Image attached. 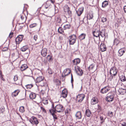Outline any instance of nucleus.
<instances>
[{
	"instance_id": "f257e3e1",
	"label": "nucleus",
	"mask_w": 126,
	"mask_h": 126,
	"mask_svg": "<svg viewBox=\"0 0 126 126\" xmlns=\"http://www.w3.org/2000/svg\"><path fill=\"white\" fill-rule=\"evenodd\" d=\"M50 109L53 110V112H62L63 110V107L62 105H57L54 107V104H52L51 108Z\"/></svg>"
},
{
	"instance_id": "f03ea898",
	"label": "nucleus",
	"mask_w": 126,
	"mask_h": 126,
	"mask_svg": "<svg viewBox=\"0 0 126 126\" xmlns=\"http://www.w3.org/2000/svg\"><path fill=\"white\" fill-rule=\"evenodd\" d=\"M70 44L73 45L75 42L77 38L75 35H72L69 36L68 38Z\"/></svg>"
},
{
	"instance_id": "7ed1b4c3",
	"label": "nucleus",
	"mask_w": 126,
	"mask_h": 126,
	"mask_svg": "<svg viewBox=\"0 0 126 126\" xmlns=\"http://www.w3.org/2000/svg\"><path fill=\"white\" fill-rule=\"evenodd\" d=\"M63 10L65 14L67 15L70 16L72 15V12L70 10V8L67 5H65L63 7Z\"/></svg>"
},
{
	"instance_id": "20e7f679",
	"label": "nucleus",
	"mask_w": 126,
	"mask_h": 126,
	"mask_svg": "<svg viewBox=\"0 0 126 126\" xmlns=\"http://www.w3.org/2000/svg\"><path fill=\"white\" fill-rule=\"evenodd\" d=\"M117 70L115 67H113L111 68L110 70V73L111 75V78H113V76H115L117 74Z\"/></svg>"
},
{
	"instance_id": "39448f33",
	"label": "nucleus",
	"mask_w": 126,
	"mask_h": 126,
	"mask_svg": "<svg viewBox=\"0 0 126 126\" xmlns=\"http://www.w3.org/2000/svg\"><path fill=\"white\" fill-rule=\"evenodd\" d=\"M85 96L83 94L78 95L77 97V101L78 102H81L85 97Z\"/></svg>"
},
{
	"instance_id": "423d86ee",
	"label": "nucleus",
	"mask_w": 126,
	"mask_h": 126,
	"mask_svg": "<svg viewBox=\"0 0 126 126\" xmlns=\"http://www.w3.org/2000/svg\"><path fill=\"white\" fill-rule=\"evenodd\" d=\"M30 121L31 123L33 125H37L39 123V121L34 116H32V119Z\"/></svg>"
},
{
	"instance_id": "0eeeda50",
	"label": "nucleus",
	"mask_w": 126,
	"mask_h": 126,
	"mask_svg": "<svg viewBox=\"0 0 126 126\" xmlns=\"http://www.w3.org/2000/svg\"><path fill=\"white\" fill-rule=\"evenodd\" d=\"M110 89V87L109 86H106L102 89L101 91V92L102 94H105L108 92Z\"/></svg>"
},
{
	"instance_id": "6e6552de",
	"label": "nucleus",
	"mask_w": 126,
	"mask_h": 126,
	"mask_svg": "<svg viewBox=\"0 0 126 126\" xmlns=\"http://www.w3.org/2000/svg\"><path fill=\"white\" fill-rule=\"evenodd\" d=\"M114 95L113 94L110 95H108L106 98V100L108 102H111L113 101L114 99Z\"/></svg>"
},
{
	"instance_id": "1a4fd4ad",
	"label": "nucleus",
	"mask_w": 126,
	"mask_h": 126,
	"mask_svg": "<svg viewBox=\"0 0 126 126\" xmlns=\"http://www.w3.org/2000/svg\"><path fill=\"white\" fill-rule=\"evenodd\" d=\"M23 36L22 35H18L16 38V41L17 44H19L22 40Z\"/></svg>"
},
{
	"instance_id": "9d476101",
	"label": "nucleus",
	"mask_w": 126,
	"mask_h": 126,
	"mask_svg": "<svg viewBox=\"0 0 126 126\" xmlns=\"http://www.w3.org/2000/svg\"><path fill=\"white\" fill-rule=\"evenodd\" d=\"M100 31L99 30H95L93 32V34L94 36L96 37H99V38Z\"/></svg>"
},
{
	"instance_id": "9b49d317",
	"label": "nucleus",
	"mask_w": 126,
	"mask_h": 126,
	"mask_svg": "<svg viewBox=\"0 0 126 126\" xmlns=\"http://www.w3.org/2000/svg\"><path fill=\"white\" fill-rule=\"evenodd\" d=\"M98 101L96 97H94L92 99L91 101V104L92 105H95L98 103Z\"/></svg>"
},
{
	"instance_id": "f8f14e48",
	"label": "nucleus",
	"mask_w": 126,
	"mask_h": 126,
	"mask_svg": "<svg viewBox=\"0 0 126 126\" xmlns=\"http://www.w3.org/2000/svg\"><path fill=\"white\" fill-rule=\"evenodd\" d=\"M68 92L66 89H64L62 91L61 96L64 98L66 97L67 95Z\"/></svg>"
},
{
	"instance_id": "ddd939ff",
	"label": "nucleus",
	"mask_w": 126,
	"mask_h": 126,
	"mask_svg": "<svg viewBox=\"0 0 126 126\" xmlns=\"http://www.w3.org/2000/svg\"><path fill=\"white\" fill-rule=\"evenodd\" d=\"M100 50L102 52H103L106 50L107 48L105 44L102 43L100 46Z\"/></svg>"
},
{
	"instance_id": "4468645a",
	"label": "nucleus",
	"mask_w": 126,
	"mask_h": 126,
	"mask_svg": "<svg viewBox=\"0 0 126 126\" xmlns=\"http://www.w3.org/2000/svg\"><path fill=\"white\" fill-rule=\"evenodd\" d=\"M125 51L124 49V48L120 49L118 52V55L119 56H121L123 55V54L125 53Z\"/></svg>"
},
{
	"instance_id": "2eb2a0df",
	"label": "nucleus",
	"mask_w": 126,
	"mask_h": 126,
	"mask_svg": "<svg viewBox=\"0 0 126 126\" xmlns=\"http://www.w3.org/2000/svg\"><path fill=\"white\" fill-rule=\"evenodd\" d=\"M83 9L84 7H81L76 11L78 16H80L81 15L83 12Z\"/></svg>"
},
{
	"instance_id": "dca6fc26",
	"label": "nucleus",
	"mask_w": 126,
	"mask_h": 126,
	"mask_svg": "<svg viewBox=\"0 0 126 126\" xmlns=\"http://www.w3.org/2000/svg\"><path fill=\"white\" fill-rule=\"evenodd\" d=\"M51 3L50 0H47L46 2V3L45 5V7L46 9L48 8L51 7Z\"/></svg>"
},
{
	"instance_id": "f3484780",
	"label": "nucleus",
	"mask_w": 126,
	"mask_h": 126,
	"mask_svg": "<svg viewBox=\"0 0 126 126\" xmlns=\"http://www.w3.org/2000/svg\"><path fill=\"white\" fill-rule=\"evenodd\" d=\"M118 91L120 94L123 95L125 94L126 93L125 89H123L122 88H120Z\"/></svg>"
},
{
	"instance_id": "a211bd4d",
	"label": "nucleus",
	"mask_w": 126,
	"mask_h": 126,
	"mask_svg": "<svg viewBox=\"0 0 126 126\" xmlns=\"http://www.w3.org/2000/svg\"><path fill=\"white\" fill-rule=\"evenodd\" d=\"M47 50L46 48H44L42 49L41 51V55L43 57H44L46 56L47 54Z\"/></svg>"
},
{
	"instance_id": "6ab92c4d",
	"label": "nucleus",
	"mask_w": 126,
	"mask_h": 126,
	"mask_svg": "<svg viewBox=\"0 0 126 126\" xmlns=\"http://www.w3.org/2000/svg\"><path fill=\"white\" fill-rule=\"evenodd\" d=\"M71 70L69 68H66L64 70L63 72V74L65 76L68 75L70 73Z\"/></svg>"
},
{
	"instance_id": "aec40b11",
	"label": "nucleus",
	"mask_w": 126,
	"mask_h": 126,
	"mask_svg": "<svg viewBox=\"0 0 126 126\" xmlns=\"http://www.w3.org/2000/svg\"><path fill=\"white\" fill-rule=\"evenodd\" d=\"M44 78L42 76H39L37 77L36 79L37 83H39L41 82L44 79Z\"/></svg>"
},
{
	"instance_id": "412c9836",
	"label": "nucleus",
	"mask_w": 126,
	"mask_h": 126,
	"mask_svg": "<svg viewBox=\"0 0 126 126\" xmlns=\"http://www.w3.org/2000/svg\"><path fill=\"white\" fill-rule=\"evenodd\" d=\"M49 111L53 116L54 120L55 121V120L57 119V117L56 115L55 114V113H56V112H53V110L50 109L49 110Z\"/></svg>"
},
{
	"instance_id": "4be33fe9",
	"label": "nucleus",
	"mask_w": 126,
	"mask_h": 126,
	"mask_svg": "<svg viewBox=\"0 0 126 126\" xmlns=\"http://www.w3.org/2000/svg\"><path fill=\"white\" fill-rule=\"evenodd\" d=\"M80 61V60L79 58H77L74 60L73 62L74 65H77L79 64Z\"/></svg>"
},
{
	"instance_id": "5701e85b",
	"label": "nucleus",
	"mask_w": 126,
	"mask_h": 126,
	"mask_svg": "<svg viewBox=\"0 0 126 126\" xmlns=\"http://www.w3.org/2000/svg\"><path fill=\"white\" fill-rule=\"evenodd\" d=\"M92 114V113L90 110L88 109L86 110L85 111V114L87 117H90Z\"/></svg>"
},
{
	"instance_id": "b1692460",
	"label": "nucleus",
	"mask_w": 126,
	"mask_h": 126,
	"mask_svg": "<svg viewBox=\"0 0 126 126\" xmlns=\"http://www.w3.org/2000/svg\"><path fill=\"white\" fill-rule=\"evenodd\" d=\"M76 118L78 119H80L81 118V113L80 111H78L77 112L75 115Z\"/></svg>"
},
{
	"instance_id": "393cba45",
	"label": "nucleus",
	"mask_w": 126,
	"mask_h": 126,
	"mask_svg": "<svg viewBox=\"0 0 126 126\" xmlns=\"http://www.w3.org/2000/svg\"><path fill=\"white\" fill-rule=\"evenodd\" d=\"M28 68V67L27 64H24L22 65L20 67V70L22 71L25 70L27 68Z\"/></svg>"
},
{
	"instance_id": "a878e982",
	"label": "nucleus",
	"mask_w": 126,
	"mask_h": 126,
	"mask_svg": "<svg viewBox=\"0 0 126 126\" xmlns=\"http://www.w3.org/2000/svg\"><path fill=\"white\" fill-rule=\"evenodd\" d=\"M19 92V90H15L13 93H12V96L13 97H16L18 94Z\"/></svg>"
},
{
	"instance_id": "bb28decb",
	"label": "nucleus",
	"mask_w": 126,
	"mask_h": 126,
	"mask_svg": "<svg viewBox=\"0 0 126 126\" xmlns=\"http://www.w3.org/2000/svg\"><path fill=\"white\" fill-rule=\"evenodd\" d=\"M109 4L108 1L105 0L102 3V7L103 8H105Z\"/></svg>"
},
{
	"instance_id": "cd10ccee",
	"label": "nucleus",
	"mask_w": 126,
	"mask_h": 126,
	"mask_svg": "<svg viewBox=\"0 0 126 126\" xmlns=\"http://www.w3.org/2000/svg\"><path fill=\"white\" fill-rule=\"evenodd\" d=\"M36 96L35 94V93H31L29 95L30 98L32 99H34L35 98Z\"/></svg>"
},
{
	"instance_id": "c85d7f7f",
	"label": "nucleus",
	"mask_w": 126,
	"mask_h": 126,
	"mask_svg": "<svg viewBox=\"0 0 126 126\" xmlns=\"http://www.w3.org/2000/svg\"><path fill=\"white\" fill-rule=\"evenodd\" d=\"M39 85L41 86H44L46 85V82L45 80H43L41 82H40Z\"/></svg>"
},
{
	"instance_id": "c756f323",
	"label": "nucleus",
	"mask_w": 126,
	"mask_h": 126,
	"mask_svg": "<svg viewBox=\"0 0 126 126\" xmlns=\"http://www.w3.org/2000/svg\"><path fill=\"white\" fill-rule=\"evenodd\" d=\"M28 14V13L26 8H24L23 12V15L24 16H27Z\"/></svg>"
},
{
	"instance_id": "7c9ffc66",
	"label": "nucleus",
	"mask_w": 126,
	"mask_h": 126,
	"mask_svg": "<svg viewBox=\"0 0 126 126\" xmlns=\"http://www.w3.org/2000/svg\"><path fill=\"white\" fill-rule=\"evenodd\" d=\"M28 48V47L27 46H23L21 48V50L22 51H25Z\"/></svg>"
},
{
	"instance_id": "2f4dec72",
	"label": "nucleus",
	"mask_w": 126,
	"mask_h": 126,
	"mask_svg": "<svg viewBox=\"0 0 126 126\" xmlns=\"http://www.w3.org/2000/svg\"><path fill=\"white\" fill-rule=\"evenodd\" d=\"M85 34L84 33H82L79 36V38L80 40H82L85 38Z\"/></svg>"
},
{
	"instance_id": "473e14b6",
	"label": "nucleus",
	"mask_w": 126,
	"mask_h": 126,
	"mask_svg": "<svg viewBox=\"0 0 126 126\" xmlns=\"http://www.w3.org/2000/svg\"><path fill=\"white\" fill-rule=\"evenodd\" d=\"M120 78L121 81H124L126 80L125 77L124 75H122L120 77Z\"/></svg>"
},
{
	"instance_id": "72a5a7b5",
	"label": "nucleus",
	"mask_w": 126,
	"mask_h": 126,
	"mask_svg": "<svg viewBox=\"0 0 126 126\" xmlns=\"http://www.w3.org/2000/svg\"><path fill=\"white\" fill-rule=\"evenodd\" d=\"M77 73L79 75L81 76L83 74L82 70L80 69H79L78 71H77Z\"/></svg>"
},
{
	"instance_id": "f704fd0d",
	"label": "nucleus",
	"mask_w": 126,
	"mask_h": 126,
	"mask_svg": "<svg viewBox=\"0 0 126 126\" xmlns=\"http://www.w3.org/2000/svg\"><path fill=\"white\" fill-rule=\"evenodd\" d=\"M37 24L36 23H33L30 24L29 25V27L30 28H32L36 26Z\"/></svg>"
},
{
	"instance_id": "c9c22d12",
	"label": "nucleus",
	"mask_w": 126,
	"mask_h": 126,
	"mask_svg": "<svg viewBox=\"0 0 126 126\" xmlns=\"http://www.w3.org/2000/svg\"><path fill=\"white\" fill-rule=\"evenodd\" d=\"M119 40L117 39H115L114 41V45H117L119 43Z\"/></svg>"
},
{
	"instance_id": "e433bc0d",
	"label": "nucleus",
	"mask_w": 126,
	"mask_h": 126,
	"mask_svg": "<svg viewBox=\"0 0 126 126\" xmlns=\"http://www.w3.org/2000/svg\"><path fill=\"white\" fill-rule=\"evenodd\" d=\"M19 111L21 112H23L24 111V107L23 106H21L19 108Z\"/></svg>"
},
{
	"instance_id": "4c0bfd02",
	"label": "nucleus",
	"mask_w": 126,
	"mask_h": 126,
	"mask_svg": "<svg viewBox=\"0 0 126 126\" xmlns=\"http://www.w3.org/2000/svg\"><path fill=\"white\" fill-rule=\"evenodd\" d=\"M58 32L60 33H62L63 32L62 28L61 27H59L58 29Z\"/></svg>"
},
{
	"instance_id": "58836bf2",
	"label": "nucleus",
	"mask_w": 126,
	"mask_h": 126,
	"mask_svg": "<svg viewBox=\"0 0 126 126\" xmlns=\"http://www.w3.org/2000/svg\"><path fill=\"white\" fill-rule=\"evenodd\" d=\"M43 103L45 105H47L48 103V100L47 99H44L43 100Z\"/></svg>"
},
{
	"instance_id": "ea45409f",
	"label": "nucleus",
	"mask_w": 126,
	"mask_h": 126,
	"mask_svg": "<svg viewBox=\"0 0 126 126\" xmlns=\"http://www.w3.org/2000/svg\"><path fill=\"white\" fill-rule=\"evenodd\" d=\"M33 86V85L32 84H28L26 86V87L27 89H29L32 88Z\"/></svg>"
},
{
	"instance_id": "a19ab883",
	"label": "nucleus",
	"mask_w": 126,
	"mask_h": 126,
	"mask_svg": "<svg viewBox=\"0 0 126 126\" xmlns=\"http://www.w3.org/2000/svg\"><path fill=\"white\" fill-rule=\"evenodd\" d=\"M5 110L4 107H1L0 108V114L3 113Z\"/></svg>"
},
{
	"instance_id": "79ce46f5",
	"label": "nucleus",
	"mask_w": 126,
	"mask_h": 126,
	"mask_svg": "<svg viewBox=\"0 0 126 126\" xmlns=\"http://www.w3.org/2000/svg\"><path fill=\"white\" fill-rule=\"evenodd\" d=\"M70 26L69 24H67L64 25V29H69L70 27Z\"/></svg>"
},
{
	"instance_id": "37998d69",
	"label": "nucleus",
	"mask_w": 126,
	"mask_h": 126,
	"mask_svg": "<svg viewBox=\"0 0 126 126\" xmlns=\"http://www.w3.org/2000/svg\"><path fill=\"white\" fill-rule=\"evenodd\" d=\"M100 35L102 37H104L105 36V33L103 31L102 32H100Z\"/></svg>"
},
{
	"instance_id": "c03bdc74",
	"label": "nucleus",
	"mask_w": 126,
	"mask_h": 126,
	"mask_svg": "<svg viewBox=\"0 0 126 126\" xmlns=\"http://www.w3.org/2000/svg\"><path fill=\"white\" fill-rule=\"evenodd\" d=\"M55 20L58 22H60L61 21V19L58 16H56L55 17Z\"/></svg>"
},
{
	"instance_id": "a18cd8bd",
	"label": "nucleus",
	"mask_w": 126,
	"mask_h": 126,
	"mask_svg": "<svg viewBox=\"0 0 126 126\" xmlns=\"http://www.w3.org/2000/svg\"><path fill=\"white\" fill-rule=\"evenodd\" d=\"M47 58L49 61H50L52 60V56L49 55L47 56Z\"/></svg>"
},
{
	"instance_id": "49530a36",
	"label": "nucleus",
	"mask_w": 126,
	"mask_h": 126,
	"mask_svg": "<svg viewBox=\"0 0 126 126\" xmlns=\"http://www.w3.org/2000/svg\"><path fill=\"white\" fill-rule=\"evenodd\" d=\"M98 108L97 110V112H100L102 110L101 108L99 105H98Z\"/></svg>"
},
{
	"instance_id": "de8ad7c7",
	"label": "nucleus",
	"mask_w": 126,
	"mask_h": 126,
	"mask_svg": "<svg viewBox=\"0 0 126 126\" xmlns=\"http://www.w3.org/2000/svg\"><path fill=\"white\" fill-rule=\"evenodd\" d=\"M100 118L101 121L100 123H102L104 122L105 119H104L103 118L102 116H100Z\"/></svg>"
},
{
	"instance_id": "09e8293b",
	"label": "nucleus",
	"mask_w": 126,
	"mask_h": 126,
	"mask_svg": "<svg viewBox=\"0 0 126 126\" xmlns=\"http://www.w3.org/2000/svg\"><path fill=\"white\" fill-rule=\"evenodd\" d=\"M21 18L23 22H25L26 19V16H21Z\"/></svg>"
},
{
	"instance_id": "8fccbe9b",
	"label": "nucleus",
	"mask_w": 126,
	"mask_h": 126,
	"mask_svg": "<svg viewBox=\"0 0 126 126\" xmlns=\"http://www.w3.org/2000/svg\"><path fill=\"white\" fill-rule=\"evenodd\" d=\"M94 67V65L93 64H92L90 65V66L89 67V70H91L93 69Z\"/></svg>"
},
{
	"instance_id": "3c124183",
	"label": "nucleus",
	"mask_w": 126,
	"mask_h": 126,
	"mask_svg": "<svg viewBox=\"0 0 126 126\" xmlns=\"http://www.w3.org/2000/svg\"><path fill=\"white\" fill-rule=\"evenodd\" d=\"M107 20V19L106 17H103L102 18L101 20L103 22H105Z\"/></svg>"
},
{
	"instance_id": "603ef678",
	"label": "nucleus",
	"mask_w": 126,
	"mask_h": 126,
	"mask_svg": "<svg viewBox=\"0 0 126 126\" xmlns=\"http://www.w3.org/2000/svg\"><path fill=\"white\" fill-rule=\"evenodd\" d=\"M48 73L49 74H51L53 73V72L52 71L51 69H48Z\"/></svg>"
},
{
	"instance_id": "864d4df0",
	"label": "nucleus",
	"mask_w": 126,
	"mask_h": 126,
	"mask_svg": "<svg viewBox=\"0 0 126 126\" xmlns=\"http://www.w3.org/2000/svg\"><path fill=\"white\" fill-rule=\"evenodd\" d=\"M8 48L7 47H5L3 48L2 49V51H6L8 50Z\"/></svg>"
},
{
	"instance_id": "5fc2aeb1",
	"label": "nucleus",
	"mask_w": 126,
	"mask_h": 126,
	"mask_svg": "<svg viewBox=\"0 0 126 126\" xmlns=\"http://www.w3.org/2000/svg\"><path fill=\"white\" fill-rule=\"evenodd\" d=\"M88 15L89 16H93V12L91 11H90L88 13Z\"/></svg>"
},
{
	"instance_id": "6e6d98bb",
	"label": "nucleus",
	"mask_w": 126,
	"mask_h": 126,
	"mask_svg": "<svg viewBox=\"0 0 126 126\" xmlns=\"http://www.w3.org/2000/svg\"><path fill=\"white\" fill-rule=\"evenodd\" d=\"M14 79L15 81H16L18 79L17 76L16 75L14 77Z\"/></svg>"
},
{
	"instance_id": "4d7b16f0",
	"label": "nucleus",
	"mask_w": 126,
	"mask_h": 126,
	"mask_svg": "<svg viewBox=\"0 0 126 126\" xmlns=\"http://www.w3.org/2000/svg\"><path fill=\"white\" fill-rule=\"evenodd\" d=\"M108 115L110 117H111L113 116L112 112H109L108 114Z\"/></svg>"
},
{
	"instance_id": "13d9d810",
	"label": "nucleus",
	"mask_w": 126,
	"mask_h": 126,
	"mask_svg": "<svg viewBox=\"0 0 126 126\" xmlns=\"http://www.w3.org/2000/svg\"><path fill=\"white\" fill-rule=\"evenodd\" d=\"M0 78L3 81H5V79L3 78V75H1L0 76Z\"/></svg>"
},
{
	"instance_id": "bf43d9fd",
	"label": "nucleus",
	"mask_w": 126,
	"mask_h": 126,
	"mask_svg": "<svg viewBox=\"0 0 126 126\" xmlns=\"http://www.w3.org/2000/svg\"><path fill=\"white\" fill-rule=\"evenodd\" d=\"M73 76L72 75V74H71V83L73 84ZM72 85H73V84H72Z\"/></svg>"
},
{
	"instance_id": "052dcab7",
	"label": "nucleus",
	"mask_w": 126,
	"mask_h": 126,
	"mask_svg": "<svg viewBox=\"0 0 126 126\" xmlns=\"http://www.w3.org/2000/svg\"><path fill=\"white\" fill-rule=\"evenodd\" d=\"M37 39V35H35L34 36V39L36 41Z\"/></svg>"
},
{
	"instance_id": "680f3d73",
	"label": "nucleus",
	"mask_w": 126,
	"mask_h": 126,
	"mask_svg": "<svg viewBox=\"0 0 126 126\" xmlns=\"http://www.w3.org/2000/svg\"><path fill=\"white\" fill-rule=\"evenodd\" d=\"M13 34V32H11L10 33L9 35V37L10 38H11L12 37Z\"/></svg>"
},
{
	"instance_id": "e2e57ef3",
	"label": "nucleus",
	"mask_w": 126,
	"mask_h": 126,
	"mask_svg": "<svg viewBox=\"0 0 126 126\" xmlns=\"http://www.w3.org/2000/svg\"><path fill=\"white\" fill-rule=\"evenodd\" d=\"M56 82H58V84H60L61 83V81L59 80L58 79H56Z\"/></svg>"
},
{
	"instance_id": "0e129e2a",
	"label": "nucleus",
	"mask_w": 126,
	"mask_h": 126,
	"mask_svg": "<svg viewBox=\"0 0 126 126\" xmlns=\"http://www.w3.org/2000/svg\"><path fill=\"white\" fill-rule=\"evenodd\" d=\"M93 16H87V19H92L93 17Z\"/></svg>"
},
{
	"instance_id": "69168bd1",
	"label": "nucleus",
	"mask_w": 126,
	"mask_h": 126,
	"mask_svg": "<svg viewBox=\"0 0 126 126\" xmlns=\"http://www.w3.org/2000/svg\"><path fill=\"white\" fill-rule=\"evenodd\" d=\"M121 126H126V123L125 122L121 124Z\"/></svg>"
},
{
	"instance_id": "338daca9",
	"label": "nucleus",
	"mask_w": 126,
	"mask_h": 126,
	"mask_svg": "<svg viewBox=\"0 0 126 126\" xmlns=\"http://www.w3.org/2000/svg\"><path fill=\"white\" fill-rule=\"evenodd\" d=\"M124 9L125 13H126V6L124 7Z\"/></svg>"
},
{
	"instance_id": "774afa93",
	"label": "nucleus",
	"mask_w": 126,
	"mask_h": 126,
	"mask_svg": "<svg viewBox=\"0 0 126 126\" xmlns=\"http://www.w3.org/2000/svg\"><path fill=\"white\" fill-rule=\"evenodd\" d=\"M40 108H41V109L43 111H44L45 110V109L42 107H41Z\"/></svg>"
}]
</instances>
